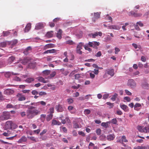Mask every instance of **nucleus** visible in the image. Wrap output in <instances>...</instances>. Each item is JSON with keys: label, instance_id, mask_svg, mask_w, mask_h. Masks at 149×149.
<instances>
[{"label": "nucleus", "instance_id": "obj_1", "mask_svg": "<svg viewBox=\"0 0 149 149\" xmlns=\"http://www.w3.org/2000/svg\"><path fill=\"white\" fill-rule=\"evenodd\" d=\"M25 107L28 108L26 110V117L28 119H32L40 113V111L35 109L36 107L34 106L25 105Z\"/></svg>", "mask_w": 149, "mask_h": 149}, {"label": "nucleus", "instance_id": "obj_2", "mask_svg": "<svg viewBox=\"0 0 149 149\" xmlns=\"http://www.w3.org/2000/svg\"><path fill=\"white\" fill-rule=\"evenodd\" d=\"M10 113L9 112H4L0 116V119L2 120H6L10 118Z\"/></svg>", "mask_w": 149, "mask_h": 149}, {"label": "nucleus", "instance_id": "obj_3", "mask_svg": "<svg viewBox=\"0 0 149 149\" xmlns=\"http://www.w3.org/2000/svg\"><path fill=\"white\" fill-rule=\"evenodd\" d=\"M15 124L11 121H8L6 123L5 127L7 129H11L14 127Z\"/></svg>", "mask_w": 149, "mask_h": 149}, {"label": "nucleus", "instance_id": "obj_4", "mask_svg": "<svg viewBox=\"0 0 149 149\" xmlns=\"http://www.w3.org/2000/svg\"><path fill=\"white\" fill-rule=\"evenodd\" d=\"M137 129L139 131L141 132L146 133L148 132L149 133V128L148 127L143 128L141 126H138L137 127Z\"/></svg>", "mask_w": 149, "mask_h": 149}, {"label": "nucleus", "instance_id": "obj_5", "mask_svg": "<svg viewBox=\"0 0 149 149\" xmlns=\"http://www.w3.org/2000/svg\"><path fill=\"white\" fill-rule=\"evenodd\" d=\"M127 85L128 86L132 88L136 87V84L133 79H130L128 81Z\"/></svg>", "mask_w": 149, "mask_h": 149}, {"label": "nucleus", "instance_id": "obj_6", "mask_svg": "<svg viewBox=\"0 0 149 149\" xmlns=\"http://www.w3.org/2000/svg\"><path fill=\"white\" fill-rule=\"evenodd\" d=\"M4 73V75L5 77L8 78H10L11 75H19V74L17 73H14L13 72H2Z\"/></svg>", "mask_w": 149, "mask_h": 149}, {"label": "nucleus", "instance_id": "obj_7", "mask_svg": "<svg viewBox=\"0 0 149 149\" xmlns=\"http://www.w3.org/2000/svg\"><path fill=\"white\" fill-rule=\"evenodd\" d=\"M56 109L58 112H62L64 110V108L62 105L58 104L56 105Z\"/></svg>", "mask_w": 149, "mask_h": 149}, {"label": "nucleus", "instance_id": "obj_8", "mask_svg": "<svg viewBox=\"0 0 149 149\" xmlns=\"http://www.w3.org/2000/svg\"><path fill=\"white\" fill-rule=\"evenodd\" d=\"M70 37L69 36H67L65 38V40L66 41L65 42V43L67 44L70 45H75V43L73 42L72 40H68V38H69Z\"/></svg>", "mask_w": 149, "mask_h": 149}, {"label": "nucleus", "instance_id": "obj_9", "mask_svg": "<svg viewBox=\"0 0 149 149\" xmlns=\"http://www.w3.org/2000/svg\"><path fill=\"white\" fill-rule=\"evenodd\" d=\"M14 92V91L12 89H7L5 90L4 93V94L8 95L12 94Z\"/></svg>", "mask_w": 149, "mask_h": 149}, {"label": "nucleus", "instance_id": "obj_10", "mask_svg": "<svg viewBox=\"0 0 149 149\" xmlns=\"http://www.w3.org/2000/svg\"><path fill=\"white\" fill-rule=\"evenodd\" d=\"M44 27V24L42 23H39L36 24L35 29L36 30H39L43 28Z\"/></svg>", "mask_w": 149, "mask_h": 149}, {"label": "nucleus", "instance_id": "obj_11", "mask_svg": "<svg viewBox=\"0 0 149 149\" xmlns=\"http://www.w3.org/2000/svg\"><path fill=\"white\" fill-rule=\"evenodd\" d=\"M54 47L55 45L54 44L52 43L48 44L44 46L43 48V49L45 50L48 48Z\"/></svg>", "mask_w": 149, "mask_h": 149}, {"label": "nucleus", "instance_id": "obj_12", "mask_svg": "<svg viewBox=\"0 0 149 149\" xmlns=\"http://www.w3.org/2000/svg\"><path fill=\"white\" fill-rule=\"evenodd\" d=\"M17 96L18 97V100L19 101H24L26 100L25 97L21 93H18Z\"/></svg>", "mask_w": 149, "mask_h": 149}, {"label": "nucleus", "instance_id": "obj_13", "mask_svg": "<svg viewBox=\"0 0 149 149\" xmlns=\"http://www.w3.org/2000/svg\"><path fill=\"white\" fill-rule=\"evenodd\" d=\"M105 72L107 74L110 75L111 77H112L114 75V72L113 69H107L106 70Z\"/></svg>", "mask_w": 149, "mask_h": 149}, {"label": "nucleus", "instance_id": "obj_14", "mask_svg": "<svg viewBox=\"0 0 149 149\" xmlns=\"http://www.w3.org/2000/svg\"><path fill=\"white\" fill-rule=\"evenodd\" d=\"M141 86L143 88L148 90L149 89V84L147 82H144L142 83Z\"/></svg>", "mask_w": 149, "mask_h": 149}, {"label": "nucleus", "instance_id": "obj_15", "mask_svg": "<svg viewBox=\"0 0 149 149\" xmlns=\"http://www.w3.org/2000/svg\"><path fill=\"white\" fill-rule=\"evenodd\" d=\"M141 107V104L139 103H137L134 106V109L135 110L137 111H139L140 109V108Z\"/></svg>", "mask_w": 149, "mask_h": 149}, {"label": "nucleus", "instance_id": "obj_16", "mask_svg": "<svg viewBox=\"0 0 149 149\" xmlns=\"http://www.w3.org/2000/svg\"><path fill=\"white\" fill-rule=\"evenodd\" d=\"M56 50L54 49L47 50L43 53V54H45L48 53H54L56 52Z\"/></svg>", "mask_w": 149, "mask_h": 149}, {"label": "nucleus", "instance_id": "obj_17", "mask_svg": "<svg viewBox=\"0 0 149 149\" xmlns=\"http://www.w3.org/2000/svg\"><path fill=\"white\" fill-rule=\"evenodd\" d=\"M108 29H113L117 30H119L120 27L117 25H110L108 26Z\"/></svg>", "mask_w": 149, "mask_h": 149}, {"label": "nucleus", "instance_id": "obj_18", "mask_svg": "<svg viewBox=\"0 0 149 149\" xmlns=\"http://www.w3.org/2000/svg\"><path fill=\"white\" fill-rule=\"evenodd\" d=\"M31 28V24L30 23H28L26 26L24 32L25 33L28 32Z\"/></svg>", "mask_w": 149, "mask_h": 149}, {"label": "nucleus", "instance_id": "obj_19", "mask_svg": "<svg viewBox=\"0 0 149 149\" xmlns=\"http://www.w3.org/2000/svg\"><path fill=\"white\" fill-rule=\"evenodd\" d=\"M29 62V60L27 58H24L20 61L21 63L24 65H26Z\"/></svg>", "mask_w": 149, "mask_h": 149}, {"label": "nucleus", "instance_id": "obj_20", "mask_svg": "<svg viewBox=\"0 0 149 149\" xmlns=\"http://www.w3.org/2000/svg\"><path fill=\"white\" fill-rule=\"evenodd\" d=\"M120 107L123 110H124L125 111L127 112L129 111L128 107L125 104H120Z\"/></svg>", "mask_w": 149, "mask_h": 149}, {"label": "nucleus", "instance_id": "obj_21", "mask_svg": "<svg viewBox=\"0 0 149 149\" xmlns=\"http://www.w3.org/2000/svg\"><path fill=\"white\" fill-rule=\"evenodd\" d=\"M15 59V57L13 56L9 57L7 60L8 63L10 64L14 61Z\"/></svg>", "mask_w": 149, "mask_h": 149}, {"label": "nucleus", "instance_id": "obj_22", "mask_svg": "<svg viewBox=\"0 0 149 149\" xmlns=\"http://www.w3.org/2000/svg\"><path fill=\"white\" fill-rule=\"evenodd\" d=\"M31 48L30 46L27 47L24 52V54L26 55H27L29 54V51H31Z\"/></svg>", "mask_w": 149, "mask_h": 149}, {"label": "nucleus", "instance_id": "obj_23", "mask_svg": "<svg viewBox=\"0 0 149 149\" xmlns=\"http://www.w3.org/2000/svg\"><path fill=\"white\" fill-rule=\"evenodd\" d=\"M27 140L26 138L24 136H22L21 138L18 140V142L19 143H21L23 142H25Z\"/></svg>", "mask_w": 149, "mask_h": 149}, {"label": "nucleus", "instance_id": "obj_24", "mask_svg": "<svg viewBox=\"0 0 149 149\" xmlns=\"http://www.w3.org/2000/svg\"><path fill=\"white\" fill-rule=\"evenodd\" d=\"M115 135L113 134H110L107 136V139L109 141L113 140L115 138Z\"/></svg>", "mask_w": 149, "mask_h": 149}, {"label": "nucleus", "instance_id": "obj_25", "mask_svg": "<svg viewBox=\"0 0 149 149\" xmlns=\"http://www.w3.org/2000/svg\"><path fill=\"white\" fill-rule=\"evenodd\" d=\"M62 30L60 29L58 31L56 35V36L59 39H61V34L62 33Z\"/></svg>", "mask_w": 149, "mask_h": 149}, {"label": "nucleus", "instance_id": "obj_26", "mask_svg": "<svg viewBox=\"0 0 149 149\" xmlns=\"http://www.w3.org/2000/svg\"><path fill=\"white\" fill-rule=\"evenodd\" d=\"M93 47L95 49H97V46H99L100 44V43L99 42H97L96 41H93Z\"/></svg>", "mask_w": 149, "mask_h": 149}, {"label": "nucleus", "instance_id": "obj_27", "mask_svg": "<svg viewBox=\"0 0 149 149\" xmlns=\"http://www.w3.org/2000/svg\"><path fill=\"white\" fill-rule=\"evenodd\" d=\"M53 31H52L47 32L46 35V37L48 38L52 37L53 36Z\"/></svg>", "mask_w": 149, "mask_h": 149}, {"label": "nucleus", "instance_id": "obj_28", "mask_svg": "<svg viewBox=\"0 0 149 149\" xmlns=\"http://www.w3.org/2000/svg\"><path fill=\"white\" fill-rule=\"evenodd\" d=\"M38 80L39 81L42 82L43 83H45L48 82V80H45L44 78L42 77H38Z\"/></svg>", "mask_w": 149, "mask_h": 149}, {"label": "nucleus", "instance_id": "obj_29", "mask_svg": "<svg viewBox=\"0 0 149 149\" xmlns=\"http://www.w3.org/2000/svg\"><path fill=\"white\" fill-rule=\"evenodd\" d=\"M24 106L25 107V105H22L20 104H17L15 105H14V109H19L20 107Z\"/></svg>", "mask_w": 149, "mask_h": 149}, {"label": "nucleus", "instance_id": "obj_30", "mask_svg": "<svg viewBox=\"0 0 149 149\" xmlns=\"http://www.w3.org/2000/svg\"><path fill=\"white\" fill-rule=\"evenodd\" d=\"M84 42H80L77 45L76 48L82 49V46H84Z\"/></svg>", "mask_w": 149, "mask_h": 149}, {"label": "nucleus", "instance_id": "obj_31", "mask_svg": "<svg viewBox=\"0 0 149 149\" xmlns=\"http://www.w3.org/2000/svg\"><path fill=\"white\" fill-rule=\"evenodd\" d=\"M53 114H49L47 115L46 118V120L47 121H50L52 118L53 117Z\"/></svg>", "mask_w": 149, "mask_h": 149}, {"label": "nucleus", "instance_id": "obj_32", "mask_svg": "<svg viewBox=\"0 0 149 149\" xmlns=\"http://www.w3.org/2000/svg\"><path fill=\"white\" fill-rule=\"evenodd\" d=\"M101 14V12H97L96 13H94V16L97 19L100 18V15Z\"/></svg>", "mask_w": 149, "mask_h": 149}, {"label": "nucleus", "instance_id": "obj_33", "mask_svg": "<svg viewBox=\"0 0 149 149\" xmlns=\"http://www.w3.org/2000/svg\"><path fill=\"white\" fill-rule=\"evenodd\" d=\"M34 80V79L33 78L30 77L27 78L25 80V81L28 83H29L31 81H33Z\"/></svg>", "mask_w": 149, "mask_h": 149}, {"label": "nucleus", "instance_id": "obj_34", "mask_svg": "<svg viewBox=\"0 0 149 149\" xmlns=\"http://www.w3.org/2000/svg\"><path fill=\"white\" fill-rule=\"evenodd\" d=\"M84 47L85 50H88L89 52H91L92 51V49L91 48L88 47V45L87 43L85 45Z\"/></svg>", "mask_w": 149, "mask_h": 149}, {"label": "nucleus", "instance_id": "obj_35", "mask_svg": "<svg viewBox=\"0 0 149 149\" xmlns=\"http://www.w3.org/2000/svg\"><path fill=\"white\" fill-rule=\"evenodd\" d=\"M18 40L17 39H15L11 41L10 43L12 45H15L17 43Z\"/></svg>", "mask_w": 149, "mask_h": 149}, {"label": "nucleus", "instance_id": "obj_36", "mask_svg": "<svg viewBox=\"0 0 149 149\" xmlns=\"http://www.w3.org/2000/svg\"><path fill=\"white\" fill-rule=\"evenodd\" d=\"M118 94L116 93H115L114 95H113L112 97L111 98V99L113 101H114L116 100V99L118 96Z\"/></svg>", "mask_w": 149, "mask_h": 149}, {"label": "nucleus", "instance_id": "obj_37", "mask_svg": "<svg viewBox=\"0 0 149 149\" xmlns=\"http://www.w3.org/2000/svg\"><path fill=\"white\" fill-rule=\"evenodd\" d=\"M7 45L6 42H3L0 43V47H5Z\"/></svg>", "mask_w": 149, "mask_h": 149}, {"label": "nucleus", "instance_id": "obj_38", "mask_svg": "<svg viewBox=\"0 0 149 149\" xmlns=\"http://www.w3.org/2000/svg\"><path fill=\"white\" fill-rule=\"evenodd\" d=\"M88 36L93 38H95L97 36V35L96 34L95 32L94 33H90L88 34Z\"/></svg>", "mask_w": 149, "mask_h": 149}, {"label": "nucleus", "instance_id": "obj_39", "mask_svg": "<svg viewBox=\"0 0 149 149\" xmlns=\"http://www.w3.org/2000/svg\"><path fill=\"white\" fill-rule=\"evenodd\" d=\"M3 36L4 37L8 36L10 35V32L7 31H3Z\"/></svg>", "mask_w": 149, "mask_h": 149}, {"label": "nucleus", "instance_id": "obj_40", "mask_svg": "<svg viewBox=\"0 0 149 149\" xmlns=\"http://www.w3.org/2000/svg\"><path fill=\"white\" fill-rule=\"evenodd\" d=\"M50 70H45L42 72L45 75H47L50 73Z\"/></svg>", "mask_w": 149, "mask_h": 149}, {"label": "nucleus", "instance_id": "obj_41", "mask_svg": "<svg viewBox=\"0 0 149 149\" xmlns=\"http://www.w3.org/2000/svg\"><path fill=\"white\" fill-rule=\"evenodd\" d=\"M56 72L55 71L52 72L50 74V77H49V78H51L54 77L56 74Z\"/></svg>", "mask_w": 149, "mask_h": 149}, {"label": "nucleus", "instance_id": "obj_42", "mask_svg": "<svg viewBox=\"0 0 149 149\" xmlns=\"http://www.w3.org/2000/svg\"><path fill=\"white\" fill-rule=\"evenodd\" d=\"M81 49L78 48L77 49L76 48V53L80 55L81 54H82V52L81 51Z\"/></svg>", "mask_w": 149, "mask_h": 149}, {"label": "nucleus", "instance_id": "obj_43", "mask_svg": "<svg viewBox=\"0 0 149 149\" xmlns=\"http://www.w3.org/2000/svg\"><path fill=\"white\" fill-rule=\"evenodd\" d=\"M67 101L69 104H70L73 102L74 100L72 99L69 98L67 99Z\"/></svg>", "mask_w": 149, "mask_h": 149}, {"label": "nucleus", "instance_id": "obj_44", "mask_svg": "<svg viewBox=\"0 0 149 149\" xmlns=\"http://www.w3.org/2000/svg\"><path fill=\"white\" fill-rule=\"evenodd\" d=\"M91 112V111L90 110L88 109H85L84 111V113L86 115L89 114Z\"/></svg>", "mask_w": 149, "mask_h": 149}, {"label": "nucleus", "instance_id": "obj_45", "mask_svg": "<svg viewBox=\"0 0 149 149\" xmlns=\"http://www.w3.org/2000/svg\"><path fill=\"white\" fill-rule=\"evenodd\" d=\"M121 139L123 142H128V140L126 139V137L125 136H123L122 137Z\"/></svg>", "mask_w": 149, "mask_h": 149}, {"label": "nucleus", "instance_id": "obj_46", "mask_svg": "<svg viewBox=\"0 0 149 149\" xmlns=\"http://www.w3.org/2000/svg\"><path fill=\"white\" fill-rule=\"evenodd\" d=\"M111 123H112L114 124H116L117 123V121L116 119L115 118H113L111 120Z\"/></svg>", "mask_w": 149, "mask_h": 149}, {"label": "nucleus", "instance_id": "obj_47", "mask_svg": "<svg viewBox=\"0 0 149 149\" xmlns=\"http://www.w3.org/2000/svg\"><path fill=\"white\" fill-rule=\"evenodd\" d=\"M81 74H77L74 75V79H78L81 77Z\"/></svg>", "mask_w": 149, "mask_h": 149}, {"label": "nucleus", "instance_id": "obj_48", "mask_svg": "<svg viewBox=\"0 0 149 149\" xmlns=\"http://www.w3.org/2000/svg\"><path fill=\"white\" fill-rule=\"evenodd\" d=\"M73 127L75 129L78 128L79 127V124L76 123L73 124Z\"/></svg>", "mask_w": 149, "mask_h": 149}, {"label": "nucleus", "instance_id": "obj_49", "mask_svg": "<svg viewBox=\"0 0 149 149\" xmlns=\"http://www.w3.org/2000/svg\"><path fill=\"white\" fill-rule=\"evenodd\" d=\"M92 72L93 73L95 74H97L99 73L98 69H94V70L92 71Z\"/></svg>", "mask_w": 149, "mask_h": 149}, {"label": "nucleus", "instance_id": "obj_50", "mask_svg": "<svg viewBox=\"0 0 149 149\" xmlns=\"http://www.w3.org/2000/svg\"><path fill=\"white\" fill-rule=\"evenodd\" d=\"M31 93L33 95H36L38 94V92L36 90H33L32 91Z\"/></svg>", "mask_w": 149, "mask_h": 149}, {"label": "nucleus", "instance_id": "obj_51", "mask_svg": "<svg viewBox=\"0 0 149 149\" xmlns=\"http://www.w3.org/2000/svg\"><path fill=\"white\" fill-rule=\"evenodd\" d=\"M101 125L104 127L107 128L108 126V124L107 123L103 122L101 123Z\"/></svg>", "mask_w": 149, "mask_h": 149}, {"label": "nucleus", "instance_id": "obj_52", "mask_svg": "<svg viewBox=\"0 0 149 149\" xmlns=\"http://www.w3.org/2000/svg\"><path fill=\"white\" fill-rule=\"evenodd\" d=\"M6 107L7 108H14V105H13L10 104H9L7 105Z\"/></svg>", "mask_w": 149, "mask_h": 149}, {"label": "nucleus", "instance_id": "obj_53", "mask_svg": "<svg viewBox=\"0 0 149 149\" xmlns=\"http://www.w3.org/2000/svg\"><path fill=\"white\" fill-rule=\"evenodd\" d=\"M101 130L100 129H98L96 130V133L98 135H99L101 134Z\"/></svg>", "mask_w": 149, "mask_h": 149}, {"label": "nucleus", "instance_id": "obj_54", "mask_svg": "<svg viewBox=\"0 0 149 149\" xmlns=\"http://www.w3.org/2000/svg\"><path fill=\"white\" fill-rule=\"evenodd\" d=\"M9 131H8L7 132H4L3 134V135L6 136H9L10 135V133H9Z\"/></svg>", "mask_w": 149, "mask_h": 149}, {"label": "nucleus", "instance_id": "obj_55", "mask_svg": "<svg viewBox=\"0 0 149 149\" xmlns=\"http://www.w3.org/2000/svg\"><path fill=\"white\" fill-rule=\"evenodd\" d=\"M30 105H32V106H37L39 105V102H32L31 103Z\"/></svg>", "mask_w": 149, "mask_h": 149}, {"label": "nucleus", "instance_id": "obj_56", "mask_svg": "<svg viewBox=\"0 0 149 149\" xmlns=\"http://www.w3.org/2000/svg\"><path fill=\"white\" fill-rule=\"evenodd\" d=\"M5 99V97L2 95L1 92H0V100H3Z\"/></svg>", "mask_w": 149, "mask_h": 149}, {"label": "nucleus", "instance_id": "obj_57", "mask_svg": "<svg viewBox=\"0 0 149 149\" xmlns=\"http://www.w3.org/2000/svg\"><path fill=\"white\" fill-rule=\"evenodd\" d=\"M101 52L100 51H99L95 55V56L97 57H100L101 56Z\"/></svg>", "mask_w": 149, "mask_h": 149}, {"label": "nucleus", "instance_id": "obj_58", "mask_svg": "<svg viewBox=\"0 0 149 149\" xmlns=\"http://www.w3.org/2000/svg\"><path fill=\"white\" fill-rule=\"evenodd\" d=\"M21 116L22 117H23L26 116V113L25 112L23 111L21 112L20 113Z\"/></svg>", "mask_w": 149, "mask_h": 149}, {"label": "nucleus", "instance_id": "obj_59", "mask_svg": "<svg viewBox=\"0 0 149 149\" xmlns=\"http://www.w3.org/2000/svg\"><path fill=\"white\" fill-rule=\"evenodd\" d=\"M106 104L107 105L110 106V108H112L113 106V103H111L110 102H107L106 103Z\"/></svg>", "mask_w": 149, "mask_h": 149}, {"label": "nucleus", "instance_id": "obj_60", "mask_svg": "<svg viewBox=\"0 0 149 149\" xmlns=\"http://www.w3.org/2000/svg\"><path fill=\"white\" fill-rule=\"evenodd\" d=\"M124 99L128 102H130L131 100L130 98L129 97H124Z\"/></svg>", "mask_w": 149, "mask_h": 149}, {"label": "nucleus", "instance_id": "obj_61", "mask_svg": "<svg viewBox=\"0 0 149 149\" xmlns=\"http://www.w3.org/2000/svg\"><path fill=\"white\" fill-rule=\"evenodd\" d=\"M78 134L79 135H81L82 136H85V134L82 131H78Z\"/></svg>", "mask_w": 149, "mask_h": 149}, {"label": "nucleus", "instance_id": "obj_62", "mask_svg": "<svg viewBox=\"0 0 149 149\" xmlns=\"http://www.w3.org/2000/svg\"><path fill=\"white\" fill-rule=\"evenodd\" d=\"M116 114L119 115H121L122 114V112L120 110H117L116 112Z\"/></svg>", "mask_w": 149, "mask_h": 149}, {"label": "nucleus", "instance_id": "obj_63", "mask_svg": "<svg viewBox=\"0 0 149 149\" xmlns=\"http://www.w3.org/2000/svg\"><path fill=\"white\" fill-rule=\"evenodd\" d=\"M109 96V94H105L103 95V99L105 100L108 98Z\"/></svg>", "mask_w": 149, "mask_h": 149}, {"label": "nucleus", "instance_id": "obj_64", "mask_svg": "<svg viewBox=\"0 0 149 149\" xmlns=\"http://www.w3.org/2000/svg\"><path fill=\"white\" fill-rule=\"evenodd\" d=\"M39 95L40 96L44 95L46 94V93L44 92H40L38 93Z\"/></svg>", "mask_w": 149, "mask_h": 149}]
</instances>
